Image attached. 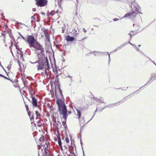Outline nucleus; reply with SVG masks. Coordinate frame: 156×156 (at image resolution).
Segmentation results:
<instances>
[{
	"instance_id": "1",
	"label": "nucleus",
	"mask_w": 156,
	"mask_h": 156,
	"mask_svg": "<svg viewBox=\"0 0 156 156\" xmlns=\"http://www.w3.org/2000/svg\"><path fill=\"white\" fill-rule=\"evenodd\" d=\"M38 64L37 66V70H42L43 72L41 73V75H46V77L50 74V66L47 59L42 60V61H38L37 62Z\"/></svg>"
},
{
	"instance_id": "2",
	"label": "nucleus",
	"mask_w": 156,
	"mask_h": 156,
	"mask_svg": "<svg viewBox=\"0 0 156 156\" xmlns=\"http://www.w3.org/2000/svg\"><path fill=\"white\" fill-rule=\"evenodd\" d=\"M57 103L58 107L59 114L60 115H62V118L66 122L68 117L66 106L60 99H58L57 100Z\"/></svg>"
},
{
	"instance_id": "3",
	"label": "nucleus",
	"mask_w": 156,
	"mask_h": 156,
	"mask_svg": "<svg viewBox=\"0 0 156 156\" xmlns=\"http://www.w3.org/2000/svg\"><path fill=\"white\" fill-rule=\"evenodd\" d=\"M131 10H132V12L126 14L122 18L129 17V18L132 19L136 17L137 14V13L136 12V11H134V10H133V8L131 9ZM122 19V18H120L121 19Z\"/></svg>"
},
{
	"instance_id": "4",
	"label": "nucleus",
	"mask_w": 156,
	"mask_h": 156,
	"mask_svg": "<svg viewBox=\"0 0 156 156\" xmlns=\"http://www.w3.org/2000/svg\"><path fill=\"white\" fill-rule=\"evenodd\" d=\"M34 37L32 36H28L26 41L29 44L30 47L34 44V43L36 41Z\"/></svg>"
},
{
	"instance_id": "5",
	"label": "nucleus",
	"mask_w": 156,
	"mask_h": 156,
	"mask_svg": "<svg viewBox=\"0 0 156 156\" xmlns=\"http://www.w3.org/2000/svg\"><path fill=\"white\" fill-rule=\"evenodd\" d=\"M31 47H33L37 51L40 50L41 51V52L42 51V50H43L42 46L37 41H35L34 44L30 48H31Z\"/></svg>"
},
{
	"instance_id": "6",
	"label": "nucleus",
	"mask_w": 156,
	"mask_h": 156,
	"mask_svg": "<svg viewBox=\"0 0 156 156\" xmlns=\"http://www.w3.org/2000/svg\"><path fill=\"white\" fill-rule=\"evenodd\" d=\"M36 4L38 6L43 7L45 6L47 3L46 0H35Z\"/></svg>"
},
{
	"instance_id": "7",
	"label": "nucleus",
	"mask_w": 156,
	"mask_h": 156,
	"mask_svg": "<svg viewBox=\"0 0 156 156\" xmlns=\"http://www.w3.org/2000/svg\"><path fill=\"white\" fill-rule=\"evenodd\" d=\"M44 51V50H42V51L41 52V51H40L39 52H38V53L37 54V56L38 57L39 60L38 61H42V58L44 56L43 52Z\"/></svg>"
},
{
	"instance_id": "8",
	"label": "nucleus",
	"mask_w": 156,
	"mask_h": 156,
	"mask_svg": "<svg viewBox=\"0 0 156 156\" xmlns=\"http://www.w3.org/2000/svg\"><path fill=\"white\" fill-rule=\"evenodd\" d=\"M38 15L37 14H34L33 16H32L31 17V22L32 24H34V23H35L36 21V18H37V21H39V20L38 18Z\"/></svg>"
},
{
	"instance_id": "9",
	"label": "nucleus",
	"mask_w": 156,
	"mask_h": 156,
	"mask_svg": "<svg viewBox=\"0 0 156 156\" xmlns=\"http://www.w3.org/2000/svg\"><path fill=\"white\" fill-rule=\"evenodd\" d=\"M31 98L32 99V104L33 106L37 107V99L35 98L34 97H32Z\"/></svg>"
},
{
	"instance_id": "10",
	"label": "nucleus",
	"mask_w": 156,
	"mask_h": 156,
	"mask_svg": "<svg viewBox=\"0 0 156 156\" xmlns=\"http://www.w3.org/2000/svg\"><path fill=\"white\" fill-rule=\"evenodd\" d=\"M134 7L135 10V11L139 13L140 14L141 13V12L140 8L139 5L137 4H136L134 5Z\"/></svg>"
},
{
	"instance_id": "11",
	"label": "nucleus",
	"mask_w": 156,
	"mask_h": 156,
	"mask_svg": "<svg viewBox=\"0 0 156 156\" xmlns=\"http://www.w3.org/2000/svg\"><path fill=\"white\" fill-rule=\"evenodd\" d=\"M66 39L67 41H73L74 40V38L73 37H70L69 36H66Z\"/></svg>"
},
{
	"instance_id": "12",
	"label": "nucleus",
	"mask_w": 156,
	"mask_h": 156,
	"mask_svg": "<svg viewBox=\"0 0 156 156\" xmlns=\"http://www.w3.org/2000/svg\"><path fill=\"white\" fill-rule=\"evenodd\" d=\"M44 35L45 37V41L48 43H50V36L48 33H47L44 34Z\"/></svg>"
},
{
	"instance_id": "13",
	"label": "nucleus",
	"mask_w": 156,
	"mask_h": 156,
	"mask_svg": "<svg viewBox=\"0 0 156 156\" xmlns=\"http://www.w3.org/2000/svg\"><path fill=\"white\" fill-rule=\"evenodd\" d=\"M28 115L30 117V120L31 121L32 119H34V113H31L30 112H28Z\"/></svg>"
},
{
	"instance_id": "14",
	"label": "nucleus",
	"mask_w": 156,
	"mask_h": 156,
	"mask_svg": "<svg viewBox=\"0 0 156 156\" xmlns=\"http://www.w3.org/2000/svg\"><path fill=\"white\" fill-rule=\"evenodd\" d=\"M137 33L136 31H130V32L129 34V35L130 36V40L131 39L132 36L135 35Z\"/></svg>"
},
{
	"instance_id": "15",
	"label": "nucleus",
	"mask_w": 156,
	"mask_h": 156,
	"mask_svg": "<svg viewBox=\"0 0 156 156\" xmlns=\"http://www.w3.org/2000/svg\"><path fill=\"white\" fill-rule=\"evenodd\" d=\"M76 110L77 112V116H78L79 119L80 117L81 114L80 110H81V109L80 108L79 109L77 108H76Z\"/></svg>"
},
{
	"instance_id": "16",
	"label": "nucleus",
	"mask_w": 156,
	"mask_h": 156,
	"mask_svg": "<svg viewBox=\"0 0 156 156\" xmlns=\"http://www.w3.org/2000/svg\"><path fill=\"white\" fill-rule=\"evenodd\" d=\"M127 2L129 4H130L129 6L131 9H133L132 7V5L133 4V3H134L135 2V0H127Z\"/></svg>"
},
{
	"instance_id": "17",
	"label": "nucleus",
	"mask_w": 156,
	"mask_h": 156,
	"mask_svg": "<svg viewBox=\"0 0 156 156\" xmlns=\"http://www.w3.org/2000/svg\"><path fill=\"white\" fill-rule=\"evenodd\" d=\"M17 50H18L17 52V54H18V55H17L18 57H19L21 55L22 56V55H23L22 51L20 50L19 48V49H17Z\"/></svg>"
},
{
	"instance_id": "18",
	"label": "nucleus",
	"mask_w": 156,
	"mask_h": 156,
	"mask_svg": "<svg viewBox=\"0 0 156 156\" xmlns=\"http://www.w3.org/2000/svg\"><path fill=\"white\" fill-rule=\"evenodd\" d=\"M100 53H102V52H97L96 51H95L94 52H92L90 53L91 54H93L94 55V56H96L97 55H100L99 54Z\"/></svg>"
},
{
	"instance_id": "19",
	"label": "nucleus",
	"mask_w": 156,
	"mask_h": 156,
	"mask_svg": "<svg viewBox=\"0 0 156 156\" xmlns=\"http://www.w3.org/2000/svg\"><path fill=\"white\" fill-rule=\"evenodd\" d=\"M57 137L58 144L59 146H61V145H62V143L59 136H58Z\"/></svg>"
},
{
	"instance_id": "20",
	"label": "nucleus",
	"mask_w": 156,
	"mask_h": 156,
	"mask_svg": "<svg viewBox=\"0 0 156 156\" xmlns=\"http://www.w3.org/2000/svg\"><path fill=\"white\" fill-rule=\"evenodd\" d=\"M127 44V43H125L123 44L121 46L118 47L117 48V49H118V50H119V49H121L122 47H124Z\"/></svg>"
},
{
	"instance_id": "21",
	"label": "nucleus",
	"mask_w": 156,
	"mask_h": 156,
	"mask_svg": "<svg viewBox=\"0 0 156 156\" xmlns=\"http://www.w3.org/2000/svg\"><path fill=\"white\" fill-rule=\"evenodd\" d=\"M73 34L74 35H76L79 34V33L77 32V31L74 29V30H73Z\"/></svg>"
},
{
	"instance_id": "22",
	"label": "nucleus",
	"mask_w": 156,
	"mask_h": 156,
	"mask_svg": "<svg viewBox=\"0 0 156 156\" xmlns=\"http://www.w3.org/2000/svg\"><path fill=\"white\" fill-rule=\"evenodd\" d=\"M41 30L43 32L44 34L47 33V32L46 30L44 27H42L41 28Z\"/></svg>"
},
{
	"instance_id": "23",
	"label": "nucleus",
	"mask_w": 156,
	"mask_h": 156,
	"mask_svg": "<svg viewBox=\"0 0 156 156\" xmlns=\"http://www.w3.org/2000/svg\"><path fill=\"white\" fill-rule=\"evenodd\" d=\"M36 115V119L38 118L39 116H40V114L37 111H36L35 112Z\"/></svg>"
},
{
	"instance_id": "24",
	"label": "nucleus",
	"mask_w": 156,
	"mask_h": 156,
	"mask_svg": "<svg viewBox=\"0 0 156 156\" xmlns=\"http://www.w3.org/2000/svg\"><path fill=\"white\" fill-rule=\"evenodd\" d=\"M116 103H115L114 104H112L109 105L108 106L110 107H113L116 106Z\"/></svg>"
},
{
	"instance_id": "25",
	"label": "nucleus",
	"mask_w": 156,
	"mask_h": 156,
	"mask_svg": "<svg viewBox=\"0 0 156 156\" xmlns=\"http://www.w3.org/2000/svg\"><path fill=\"white\" fill-rule=\"evenodd\" d=\"M65 141L67 143H68L69 142V139L67 137H66Z\"/></svg>"
},
{
	"instance_id": "26",
	"label": "nucleus",
	"mask_w": 156,
	"mask_h": 156,
	"mask_svg": "<svg viewBox=\"0 0 156 156\" xmlns=\"http://www.w3.org/2000/svg\"><path fill=\"white\" fill-rule=\"evenodd\" d=\"M96 101H97V102H100V103H104V102L102 100H99L98 99H97V100H96Z\"/></svg>"
},
{
	"instance_id": "27",
	"label": "nucleus",
	"mask_w": 156,
	"mask_h": 156,
	"mask_svg": "<svg viewBox=\"0 0 156 156\" xmlns=\"http://www.w3.org/2000/svg\"><path fill=\"white\" fill-rule=\"evenodd\" d=\"M57 86H58V89L59 90V92H60V94H61V95H62V93L61 90H60V86H59V85H58Z\"/></svg>"
},
{
	"instance_id": "28",
	"label": "nucleus",
	"mask_w": 156,
	"mask_h": 156,
	"mask_svg": "<svg viewBox=\"0 0 156 156\" xmlns=\"http://www.w3.org/2000/svg\"><path fill=\"white\" fill-rule=\"evenodd\" d=\"M44 137L43 136H42L39 139V140L40 141H43L44 140Z\"/></svg>"
},
{
	"instance_id": "29",
	"label": "nucleus",
	"mask_w": 156,
	"mask_h": 156,
	"mask_svg": "<svg viewBox=\"0 0 156 156\" xmlns=\"http://www.w3.org/2000/svg\"><path fill=\"white\" fill-rule=\"evenodd\" d=\"M64 26L65 27H62V33H64V32H65V25H64Z\"/></svg>"
},
{
	"instance_id": "30",
	"label": "nucleus",
	"mask_w": 156,
	"mask_h": 156,
	"mask_svg": "<svg viewBox=\"0 0 156 156\" xmlns=\"http://www.w3.org/2000/svg\"><path fill=\"white\" fill-rule=\"evenodd\" d=\"M9 36L10 38L12 39V40H13L14 41V39H13V37L12 34H9Z\"/></svg>"
},
{
	"instance_id": "31",
	"label": "nucleus",
	"mask_w": 156,
	"mask_h": 156,
	"mask_svg": "<svg viewBox=\"0 0 156 156\" xmlns=\"http://www.w3.org/2000/svg\"><path fill=\"white\" fill-rule=\"evenodd\" d=\"M45 144H46V147H45V150H48V143H47L46 142H45Z\"/></svg>"
},
{
	"instance_id": "32",
	"label": "nucleus",
	"mask_w": 156,
	"mask_h": 156,
	"mask_svg": "<svg viewBox=\"0 0 156 156\" xmlns=\"http://www.w3.org/2000/svg\"><path fill=\"white\" fill-rule=\"evenodd\" d=\"M44 152L45 153V154L47 155V154L48 153V150H44Z\"/></svg>"
},
{
	"instance_id": "33",
	"label": "nucleus",
	"mask_w": 156,
	"mask_h": 156,
	"mask_svg": "<svg viewBox=\"0 0 156 156\" xmlns=\"http://www.w3.org/2000/svg\"><path fill=\"white\" fill-rule=\"evenodd\" d=\"M32 92H33V91L32 90V91H30V95L31 96V98H32V97H34V96H33V95Z\"/></svg>"
},
{
	"instance_id": "34",
	"label": "nucleus",
	"mask_w": 156,
	"mask_h": 156,
	"mask_svg": "<svg viewBox=\"0 0 156 156\" xmlns=\"http://www.w3.org/2000/svg\"><path fill=\"white\" fill-rule=\"evenodd\" d=\"M20 59L21 60H23V55H22V56L21 55H20Z\"/></svg>"
},
{
	"instance_id": "35",
	"label": "nucleus",
	"mask_w": 156,
	"mask_h": 156,
	"mask_svg": "<svg viewBox=\"0 0 156 156\" xmlns=\"http://www.w3.org/2000/svg\"><path fill=\"white\" fill-rule=\"evenodd\" d=\"M66 76L67 77H69L70 78L71 80L72 81V76H70L69 75H66Z\"/></svg>"
},
{
	"instance_id": "36",
	"label": "nucleus",
	"mask_w": 156,
	"mask_h": 156,
	"mask_svg": "<svg viewBox=\"0 0 156 156\" xmlns=\"http://www.w3.org/2000/svg\"><path fill=\"white\" fill-rule=\"evenodd\" d=\"M20 36L22 37V38L24 40H25V41H26V39L25 38V37L23 36L22 35H21V34H20Z\"/></svg>"
},
{
	"instance_id": "37",
	"label": "nucleus",
	"mask_w": 156,
	"mask_h": 156,
	"mask_svg": "<svg viewBox=\"0 0 156 156\" xmlns=\"http://www.w3.org/2000/svg\"><path fill=\"white\" fill-rule=\"evenodd\" d=\"M25 106H26V110H27V112H28V110L29 109V108H28V105H25Z\"/></svg>"
},
{
	"instance_id": "38",
	"label": "nucleus",
	"mask_w": 156,
	"mask_h": 156,
	"mask_svg": "<svg viewBox=\"0 0 156 156\" xmlns=\"http://www.w3.org/2000/svg\"><path fill=\"white\" fill-rule=\"evenodd\" d=\"M113 20L114 21H117L118 20H119V19H117V18H114L113 19Z\"/></svg>"
},
{
	"instance_id": "39",
	"label": "nucleus",
	"mask_w": 156,
	"mask_h": 156,
	"mask_svg": "<svg viewBox=\"0 0 156 156\" xmlns=\"http://www.w3.org/2000/svg\"><path fill=\"white\" fill-rule=\"evenodd\" d=\"M148 58H149V59H150V61H151V62H153L154 64H155V63L154 61H153L150 58H149V57H148Z\"/></svg>"
},
{
	"instance_id": "40",
	"label": "nucleus",
	"mask_w": 156,
	"mask_h": 156,
	"mask_svg": "<svg viewBox=\"0 0 156 156\" xmlns=\"http://www.w3.org/2000/svg\"><path fill=\"white\" fill-rule=\"evenodd\" d=\"M107 54L109 56V61L110 62V54H109L108 52H107Z\"/></svg>"
},
{
	"instance_id": "41",
	"label": "nucleus",
	"mask_w": 156,
	"mask_h": 156,
	"mask_svg": "<svg viewBox=\"0 0 156 156\" xmlns=\"http://www.w3.org/2000/svg\"><path fill=\"white\" fill-rule=\"evenodd\" d=\"M50 14L51 15H53V11L51 12L50 13Z\"/></svg>"
},
{
	"instance_id": "42",
	"label": "nucleus",
	"mask_w": 156,
	"mask_h": 156,
	"mask_svg": "<svg viewBox=\"0 0 156 156\" xmlns=\"http://www.w3.org/2000/svg\"><path fill=\"white\" fill-rule=\"evenodd\" d=\"M134 46L135 47V48L136 49L137 51H140L139 50V48H137V47L136 45H134Z\"/></svg>"
},
{
	"instance_id": "43",
	"label": "nucleus",
	"mask_w": 156,
	"mask_h": 156,
	"mask_svg": "<svg viewBox=\"0 0 156 156\" xmlns=\"http://www.w3.org/2000/svg\"><path fill=\"white\" fill-rule=\"evenodd\" d=\"M83 30L84 33H86L87 32V30L85 29L84 28H83Z\"/></svg>"
},
{
	"instance_id": "44",
	"label": "nucleus",
	"mask_w": 156,
	"mask_h": 156,
	"mask_svg": "<svg viewBox=\"0 0 156 156\" xmlns=\"http://www.w3.org/2000/svg\"><path fill=\"white\" fill-rule=\"evenodd\" d=\"M140 51V52H141V53L142 55H145L144 54V53H143V52L141 51Z\"/></svg>"
},
{
	"instance_id": "45",
	"label": "nucleus",
	"mask_w": 156,
	"mask_h": 156,
	"mask_svg": "<svg viewBox=\"0 0 156 156\" xmlns=\"http://www.w3.org/2000/svg\"><path fill=\"white\" fill-rule=\"evenodd\" d=\"M126 100V99H124V100H122V101H121V102H124Z\"/></svg>"
},
{
	"instance_id": "46",
	"label": "nucleus",
	"mask_w": 156,
	"mask_h": 156,
	"mask_svg": "<svg viewBox=\"0 0 156 156\" xmlns=\"http://www.w3.org/2000/svg\"><path fill=\"white\" fill-rule=\"evenodd\" d=\"M33 11V12L35 11H36V9L35 8H33L32 9Z\"/></svg>"
},
{
	"instance_id": "47",
	"label": "nucleus",
	"mask_w": 156,
	"mask_h": 156,
	"mask_svg": "<svg viewBox=\"0 0 156 156\" xmlns=\"http://www.w3.org/2000/svg\"><path fill=\"white\" fill-rule=\"evenodd\" d=\"M38 149H40V148H41V146L40 145H38Z\"/></svg>"
},
{
	"instance_id": "48",
	"label": "nucleus",
	"mask_w": 156,
	"mask_h": 156,
	"mask_svg": "<svg viewBox=\"0 0 156 156\" xmlns=\"http://www.w3.org/2000/svg\"><path fill=\"white\" fill-rule=\"evenodd\" d=\"M59 146L60 147V148H61V150H62V145H61V146Z\"/></svg>"
},
{
	"instance_id": "49",
	"label": "nucleus",
	"mask_w": 156,
	"mask_h": 156,
	"mask_svg": "<svg viewBox=\"0 0 156 156\" xmlns=\"http://www.w3.org/2000/svg\"><path fill=\"white\" fill-rule=\"evenodd\" d=\"M128 43L130 44H131V45H133V46L134 45L132 44H131L129 41Z\"/></svg>"
},
{
	"instance_id": "50",
	"label": "nucleus",
	"mask_w": 156,
	"mask_h": 156,
	"mask_svg": "<svg viewBox=\"0 0 156 156\" xmlns=\"http://www.w3.org/2000/svg\"><path fill=\"white\" fill-rule=\"evenodd\" d=\"M7 68H8V69H9L10 68V67L8 66V67H7Z\"/></svg>"
},
{
	"instance_id": "51",
	"label": "nucleus",
	"mask_w": 156,
	"mask_h": 156,
	"mask_svg": "<svg viewBox=\"0 0 156 156\" xmlns=\"http://www.w3.org/2000/svg\"><path fill=\"white\" fill-rule=\"evenodd\" d=\"M0 76L5 77L3 75L1 74H0Z\"/></svg>"
},
{
	"instance_id": "52",
	"label": "nucleus",
	"mask_w": 156,
	"mask_h": 156,
	"mask_svg": "<svg viewBox=\"0 0 156 156\" xmlns=\"http://www.w3.org/2000/svg\"><path fill=\"white\" fill-rule=\"evenodd\" d=\"M118 50V49H117V48L116 49H115V50H114V51H113L112 52H113V51H117V50Z\"/></svg>"
},
{
	"instance_id": "53",
	"label": "nucleus",
	"mask_w": 156,
	"mask_h": 156,
	"mask_svg": "<svg viewBox=\"0 0 156 156\" xmlns=\"http://www.w3.org/2000/svg\"><path fill=\"white\" fill-rule=\"evenodd\" d=\"M95 112L94 113V115H93V116L92 118V119L94 117V115H95Z\"/></svg>"
},
{
	"instance_id": "54",
	"label": "nucleus",
	"mask_w": 156,
	"mask_h": 156,
	"mask_svg": "<svg viewBox=\"0 0 156 156\" xmlns=\"http://www.w3.org/2000/svg\"><path fill=\"white\" fill-rule=\"evenodd\" d=\"M8 27H7V26H5V28H7Z\"/></svg>"
},
{
	"instance_id": "55",
	"label": "nucleus",
	"mask_w": 156,
	"mask_h": 156,
	"mask_svg": "<svg viewBox=\"0 0 156 156\" xmlns=\"http://www.w3.org/2000/svg\"><path fill=\"white\" fill-rule=\"evenodd\" d=\"M12 42V40H11V44H12V43H13Z\"/></svg>"
},
{
	"instance_id": "56",
	"label": "nucleus",
	"mask_w": 156,
	"mask_h": 156,
	"mask_svg": "<svg viewBox=\"0 0 156 156\" xmlns=\"http://www.w3.org/2000/svg\"><path fill=\"white\" fill-rule=\"evenodd\" d=\"M4 35V34H2V35Z\"/></svg>"
},
{
	"instance_id": "57",
	"label": "nucleus",
	"mask_w": 156,
	"mask_h": 156,
	"mask_svg": "<svg viewBox=\"0 0 156 156\" xmlns=\"http://www.w3.org/2000/svg\"><path fill=\"white\" fill-rule=\"evenodd\" d=\"M140 46L141 45H138V46Z\"/></svg>"
},
{
	"instance_id": "58",
	"label": "nucleus",
	"mask_w": 156,
	"mask_h": 156,
	"mask_svg": "<svg viewBox=\"0 0 156 156\" xmlns=\"http://www.w3.org/2000/svg\"><path fill=\"white\" fill-rule=\"evenodd\" d=\"M73 154L74 155H75V154L73 152Z\"/></svg>"
},
{
	"instance_id": "59",
	"label": "nucleus",
	"mask_w": 156,
	"mask_h": 156,
	"mask_svg": "<svg viewBox=\"0 0 156 156\" xmlns=\"http://www.w3.org/2000/svg\"><path fill=\"white\" fill-rule=\"evenodd\" d=\"M134 25H135V24H133V27H134Z\"/></svg>"
},
{
	"instance_id": "60",
	"label": "nucleus",
	"mask_w": 156,
	"mask_h": 156,
	"mask_svg": "<svg viewBox=\"0 0 156 156\" xmlns=\"http://www.w3.org/2000/svg\"><path fill=\"white\" fill-rule=\"evenodd\" d=\"M92 119L91 118V119H90L89 121H88V122H89V121H90V120H91Z\"/></svg>"
},
{
	"instance_id": "61",
	"label": "nucleus",
	"mask_w": 156,
	"mask_h": 156,
	"mask_svg": "<svg viewBox=\"0 0 156 156\" xmlns=\"http://www.w3.org/2000/svg\"><path fill=\"white\" fill-rule=\"evenodd\" d=\"M140 19H141V17H140Z\"/></svg>"
},
{
	"instance_id": "62",
	"label": "nucleus",
	"mask_w": 156,
	"mask_h": 156,
	"mask_svg": "<svg viewBox=\"0 0 156 156\" xmlns=\"http://www.w3.org/2000/svg\"><path fill=\"white\" fill-rule=\"evenodd\" d=\"M58 156H59V154H58Z\"/></svg>"
},
{
	"instance_id": "63",
	"label": "nucleus",
	"mask_w": 156,
	"mask_h": 156,
	"mask_svg": "<svg viewBox=\"0 0 156 156\" xmlns=\"http://www.w3.org/2000/svg\"><path fill=\"white\" fill-rule=\"evenodd\" d=\"M42 14H44V13H42Z\"/></svg>"
},
{
	"instance_id": "64",
	"label": "nucleus",
	"mask_w": 156,
	"mask_h": 156,
	"mask_svg": "<svg viewBox=\"0 0 156 156\" xmlns=\"http://www.w3.org/2000/svg\"><path fill=\"white\" fill-rule=\"evenodd\" d=\"M139 51V52H140V53H141V52H140V51Z\"/></svg>"
}]
</instances>
